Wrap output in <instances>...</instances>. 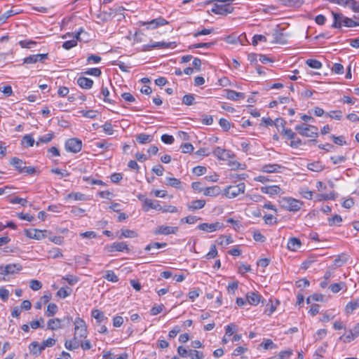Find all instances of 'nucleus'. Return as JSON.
<instances>
[{"instance_id":"nucleus-4","label":"nucleus","mask_w":359,"mask_h":359,"mask_svg":"<svg viewBox=\"0 0 359 359\" xmlns=\"http://www.w3.org/2000/svg\"><path fill=\"white\" fill-rule=\"evenodd\" d=\"M295 130L299 135L308 137H316L318 134V128L316 126L306 123L296 126Z\"/></svg>"},{"instance_id":"nucleus-17","label":"nucleus","mask_w":359,"mask_h":359,"mask_svg":"<svg viewBox=\"0 0 359 359\" xmlns=\"http://www.w3.org/2000/svg\"><path fill=\"white\" fill-rule=\"evenodd\" d=\"M222 224L219 222H215L212 224L203 223L198 226V229L207 232H213L217 229L222 228Z\"/></svg>"},{"instance_id":"nucleus-37","label":"nucleus","mask_w":359,"mask_h":359,"mask_svg":"<svg viewBox=\"0 0 359 359\" xmlns=\"http://www.w3.org/2000/svg\"><path fill=\"white\" fill-rule=\"evenodd\" d=\"M56 340L53 338H48L46 340L42 341L40 347L39 348L38 352L41 353L46 347H51L55 344Z\"/></svg>"},{"instance_id":"nucleus-45","label":"nucleus","mask_w":359,"mask_h":359,"mask_svg":"<svg viewBox=\"0 0 359 359\" xmlns=\"http://www.w3.org/2000/svg\"><path fill=\"white\" fill-rule=\"evenodd\" d=\"M306 65L313 69H320L322 67V63L315 59H309L306 61Z\"/></svg>"},{"instance_id":"nucleus-24","label":"nucleus","mask_w":359,"mask_h":359,"mask_svg":"<svg viewBox=\"0 0 359 359\" xmlns=\"http://www.w3.org/2000/svg\"><path fill=\"white\" fill-rule=\"evenodd\" d=\"M301 245V241L295 237L290 238L287 242V249L291 251H297Z\"/></svg>"},{"instance_id":"nucleus-51","label":"nucleus","mask_w":359,"mask_h":359,"mask_svg":"<svg viewBox=\"0 0 359 359\" xmlns=\"http://www.w3.org/2000/svg\"><path fill=\"white\" fill-rule=\"evenodd\" d=\"M71 292L72 290L70 288L61 287L57 292V295L60 298L65 299L70 295Z\"/></svg>"},{"instance_id":"nucleus-19","label":"nucleus","mask_w":359,"mask_h":359,"mask_svg":"<svg viewBox=\"0 0 359 359\" xmlns=\"http://www.w3.org/2000/svg\"><path fill=\"white\" fill-rule=\"evenodd\" d=\"M261 191L270 196L278 195L282 192V189L277 185L262 187Z\"/></svg>"},{"instance_id":"nucleus-33","label":"nucleus","mask_w":359,"mask_h":359,"mask_svg":"<svg viewBox=\"0 0 359 359\" xmlns=\"http://www.w3.org/2000/svg\"><path fill=\"white\" fill-rule=\"evenodd\" d=\"M359 308V299H353L348 302L346 306V312L348 314L352 313L355 309Z\"/></svg>"},{"instance_id":"nucleus-6","label":"nucleus","mask_w":359,"mask_h":359,"mask_svg":"<svg viewBox=\"0 0 359 359\" xmlns=\"http://www.w3.org/2000/svg\"><path fill=\"white\" fill-rule=\"evenodd\" d=\"M245 190V183L241 182L236 185L228 186L226 189H224V194L228 198H233L241 194H243Z\"/></svg>"},{"instance_id":"nucleus-48","label":"nucleus","mask_w":359,"mask_h":359,"mask_svg":"<svg viewBox=\"0 0 359 359\" xmlns=\"http://www.w3.org/2000/svg\"><path fill=\"white\" fill-rule=\"evenodd\" d=\"M324 296L321 294H313L306 299L307 304H311L313 302H322L323 300Z\"/></svg>"},{"instance_id":"nucleus-3","label":"nucleus","mask_w":359,"mask_h":359,"mask_svg":"<svg viewBox=\"0 0 359 359\" xmlns=\"http://www.w3.org/2000/svg\"><path fill=\"white\" fill-rule=\"evenodd\" d=\"M221 4H215L212 8L211 11L217 15H227L233 11V7L231 6V4L233 0H217Z\"/></svg>"},{"instance_id":"nucleus-36","label":"nucleus","mask_w":359,"mask_h":359,"mask_svg":"<svg viewBox=\"0 0 359 359\" xmlns=\"http://www.w3.org/2000/svg\"><path fill=\"white\" fill-rule=\"evenodd\" d=\"M92 316L96 319V320L101 323L104 320H107V318L105 317L104 313L98 309H95L92 311Z\"/></svg>"},{"instance_id":"nucleus-28","label":"nucleus","mask_w":359,"mask_h":359,"mask_svg":"<svg viewBox=\"0 0 359 359\" xmlns=\"http://www.w3.org/2000/svg\"><path fill=\"white\" fill-rule=\"evenodd\" d=\"M226 97L231 100H238L245 98V94L243 93H238L233 90H226Z\"/></svg>"},{"instance_id":"nucleus-47","label":"nucleus","mask_w":359,"mask_h":359,"mask_svg":"<svg viewBox=\"0 0 359 359\" xmlns=\"http://www.w3.org/2000/svg\"><path fill=\"white\" fill-rule=\"evenodd\" d=\"M189 357L191 359H203V353L201 351H198L196 350L189 349Z\"/></svg>"},{"instance_id":"nucleus-64","label":"nucleus","mask_w":359,"mask_h":359,"mask_svg":"<svg viewBox=\"0 0 359 359\" xmlns=\"http://www.w3.org/2000/svg\"><path fill=\"white\" fill-rule=\"evenodd\" d=\"M348 6L354 12L359 13V4L355 0H348Z\"/></svg>"},{"instance_id":"nucleus-56","label":"nucleus","mask_w":359,"mask_h":359,"mask_svg":"<svg viewBox=\"0 0 359 359\" xmlns=\"http://www.w3.org/2000/svg\"><path fill=\"white\" fill-rule=\"evenodd\" d=\"M217 255V250L215 245H212L210 251L206 254L207 259H213Z\"/></svg>"},{"instance_id":"nucleus-25","label":"nucleus","mask_w":359,"mask_h":359,"mask_svg":"<svg viewBox=\"0 0 359 359\" xmlns=\"http://www.w3.org/2000/svg\"><path fill=\"white\" fill-rule=\"evenodd\" d=\"M283 30L284 29H283L281 32L276 30L273 33V42L277 43H281V44L287 43V40L285 39V36H287V34H285L283 32Z\"/></svg>"},{"instance_id":"nucleus-23","label":"nucleus","mask_w":359,"mask_h":359,"mask_svg":"<svg viewBox=\"0 0 359 359\" xmlns=\"http://www.w3.org/2000/svg\"><path fill=\"white\" fill-rule=\"evenodd\" d=\"M221 193V189L219 186L215 185L209 187H205L203 194L208 196H217Z\"/></svg>"},{"instance_id":"nucleus-9","label":"nucleus","mask_w":359,"mask_h":359,"mask_svg":"<svg viewBox=\"0 0 359 359\" xmlns=\"http://www.w3.org/2000/svg\"><path fill=\"white\" fill-rule=\"evenodd\" d=\"M138 24L140 26L148 25L147 29H156L158 27L168 24V22L163 18L159 17L147 22L140 21Z\"/></svg>"},{"instance_id":"nucleus-39","label":"nucleus","mask_w":359,"mask_h":359,"mask_svg":"<svg viewBox=\"0 0 359 359\" xmlns=\"http://www.w3.org/2000/svg\"><path fill=\"white\" fill-rule=\"evenodd\" d=\"M262 122L265 123L266 126H273V124L278 126L279 122L283 126L285 123V121L281 118H277L275 121H273L270 118H262Z\"/></svg>"},{"instance_id":"nucleus-26","label":"nucleus","mask_w":359,"mask_h":359,"mask_svg":"<svg viewBox=\"0 0 359 359\" xmlns=\"http://www.w3.org/2000/svg\"><path fill=\"white\" fill-rule=\"evenodd\" d=\"M78 85L85 89H90L93 85V81L89 78L80 77L77 80Z\"/></svg>"},{"instance_id":"nucleus-22","label":"nucleus","mask_w":359,"mask_h":359,"mask_svg":"<svg viewBox=\"0 0 359 359\" xmlns=\"http://www.w3.org/2000/svg\"><path fill=\"white\" fill-rule=\"evenodd\" d=\"M25 235L28 238H33V239H36V240H40V239L44 238V235H43V231L41 230H39V229H32V230L25 229Z\"/></svg>"},{"instance_id":"nucleus-29","label":"nucleus","mask_w":359,"mask_h":359,"mask_svg":"<svg viewBox=\"0 0 359 359\" xmlns=\"http://www.w3.org/2000/svg\"><path fill=\"white\" fill-rule=\"evenodd\" d=\"M282 166L278 164H267L262 166V171L266 173H273L279 172Z\"/></svg>"},{"instance_id":"nucleus-7","label":"nucleus","mask_w":359,"mask_h":359,"mask_svg":"<svg viewBox=\"0 0 359 359\" xmlns=\"http://www.w3.org/2000/svg\"><path fill=\"white\" fill-rule=\"evenodd\" d=\"M65 149L67 151L78 153L82 149V142L78 138L69 139L65 143Z\"/></svg>"},{"instance_id":"nucleus-59","label":"nucleus","mask_w":359,"mask_h":359,"mask_svg":"<svg viewBox=\"0 0 359 359\" xmlns=\"http://www.w3.org/2000/svg\"><path fill=\"white\" fill-rule=\"evenodd\" d=\"M102 128L104 132L107 135H112L114 133L113 126L111 123L106 122L103 126Z\"/></svg>"},{"instance_id":"nucleus-2","label":"nucleus","mask_w":359,"mask_h":359,"mask_svg":"<svg viewBox=\"0 0 359 359\" xmlns=\"http://www.w3.org/2000/svg\"><path fill=\"white\" fill-rule=\"evenodd\" d=\"M74 337L75 338V339H78L81 342V340L83 339L86 338L88 335L86 323L82 318L77 317L74 321Z\"/></svg>"},{"instance_id":"nucleus-34","label":"nucleus","mask_w":359,"mask_h":359,"mask_svg":"<svg viewBox=\"0 0 359 359\" xmlns=\"http://www.w3.org/2000/svg\"><path fill=\"white\" fill-rule=\"evenodd\" d=\"M80 341L73 337L72 339L67 340L65 343V346L67 349L72 351L78 348L80 346Z\"/></svg>"},{"instance_id":"nucleus-1","label":"nucleus","mask_w":359,"mask_h":359,"mask_svg":"<svg viewBox=\"0 0 359 359\" xmlns=\"http://www.w3.org/2000/svg\"><path fill=\"white\" fill-rule=\"evenodd\" d=\"M332 13L334 18V22L332 25V27L340 28L341 25L347 27H354L358 26V22H355L348 17H344L341 13H337L334 12H332Z\"/></svg>"},{"instance_id":"nucleus-43","label":"nucleus","mask_w":359,"mask_h":359,"mask_svg":"<svg viewBox=\"0 0 359 359\" xmlns=\"http://www.w3.org/2000/svg\"><path fill=\"white\" fill-rule=\"evenodd\" d=\"M342 111L341 110H334L330 111V112L326 113L325 116H329L331 118L335 120H341L342 118Z\"/></svg>"},{"instance_id":"nucleus-20","label":"nucleus","mask_w":359,"mask_h":359,"mask_svg":"<svg viewBox=\"0 0 359 359\" xmlns=\"http://www.w3.org/2000/svg\"><path fill=\"white\" fill-rule=\"evenodd\" d=\"M149 209H154L160 211V210H161V205L158 201H153L151 199L144 198L143 210L144 211L147 212Z\"/></svg>"},{"instance_id":"nucleus-61","label":"nucleus","mask_w":359,"mask_h":359,"mask_svg":"<svg viewBox=\"0 0 359 359\" xmlns=\"http://www.w3.org/2000/svg\"><path fill=\"white\" fill-rule=\"evenodd\" d=\"M86 74L94 76H100L102 74L100 69L99 68H90L88 69L86 72Z\"/></svg>"},{"instance_id":"nucleus-41","label":"nucleus","mask_w":359,"mask_h":359,"mask_svg":"<svg viewBox=\"0 0 359 359\" xmlns=\"http://www.w3.org/2000/svg\"><path fill=\"white\" fill-rule=\"evenodd\" d=\"M58 308L55 304H49L46 311V315L48 317L53 316L57 312Z\"/></svg>"},{"instance_id":"nucleus-54","label":"nucleus","mask_w":359,"mask_h":359,"mask_svg":"<svg viewBox=\"0 0 359 359\" xmlns=\"http://www.w3.org/2000/svg\"><path fill=\"white\" fill-rule=\"evenodd\" d=\"M62 279L66 280L71 285H75L79 280L78 277L73 275H67L64 276Z\"/></svg>"},{"instance_id":"nucleus-18","label":"nucleus","mask_w":359,"mask_h":359,"mask_svg":"<svg viewBox=\"0 0 359 359\" xmlns=\"http://www.w3.org/2000/svg\"><path fill=\"white\" fill-rule=\"evenodd\" d=\"M246 299L250 305L256 306L262 301V296L257 292H249L246 294Z\"/></svg>"},{"instance_id":"nucleus-40","label":"nucleus","mask_w":359,"mask_h":359,"mask_svg":"<svg viewBox=\"0 0 359 359\" xmlns=\"http://www.w3.org/2000/svg\"><path fill=\"white\" fill-rule=\"evenodd\" d=\"M346 287V284L344 282L337 283L331 284L329 286V289L333 292V293H337L341 290H342L344 287Z\"/></svg>"},{"instance_id":"nucleus-58","label":"nucleus","mask_w":359,"mask_h":359,"mask_svg":"<svg viewBox=\"0 0 359 359\" xmlns=\"http://www.w3.org/2000/svg\"><path fill=\"white\" fill-rule=\"evenodd\" d=\"M207 171V169L204 166H196L193 168V172L197 176H201L204 175Z\"/></svg>"},{"instance_id":"nucleus-14","label":"nucleus","mask_w":359,"mask_h":359,"mask_svg":"<svg viewBox=\"0 0 359 359\" xmlns=\"http://www.w3.org/2000/svg\"><path fill=\"white\" fill-rule=\"evenodd\" d=\"M178 230L177 226H159L154 231L156 235L175 234Z\"/></svg>"},{"instance_id":"nucleus-11","label":"nucleus","mask_w":359,"mask_h":359,"mask_svg":"<svg viewBox=\"0 0 359 359\" xmlns=\"http://www.w3.org/2000/svg\"><path fill=\"white\" fill-rule=\"evenodd\" d=\"M105 250L108 252L130 251L128 245L126 242H114L111 245L105 246Z\"/></svg>"},{"instance_id":"nucleus-57","label":"nucleus","mask_w":359,"mask_h":359,"mask_svg":"<svg viewBox=\"0 0 359 359\" xmlns=\"http://www.w3.org/2000/svg\"><path fill=\"white\" fill-rule=\"evenodd\" d=\"M182 151L184 154H190L194 150V147L190 143H184L181 145Z\"/></svg>"},{"instance_id":"nucleus-12","label":"nucleus","mask_w":359,"mask_h":359,"mask_svg":"<svg viewBox=\"0 0 359 359\" xmlns=\"http://www.w3.org/2000/svg\"><path fill=\"white\" fill-rule=\"evenodd\" d=\"M359 336V323L350 330L347 334H344L339 337V339L344 343H349Z\"/></svg>"},{"instance_id":"nucleus-35","label":"nucleus","mask_w":359,"mask_h":359,"mask_svg":"<svg viewBox=\"0 0 359 359\" xmlns=\"http://www.w3.org/2000/svg\"><path fill=\"white\" fill-rule=\"evenodd\" d=\"M281 4L288 7H299L304 3V0H280Z\"/></svg>"},{"instance_id":"nucleus-21","label":"nucleus","mask_w":359,"mask_h":359,"mask_svg":"<svg viewBox=\"0 0 359 359\" xmlns=\"http://www.w3.org/2000/svg\"><path fill=\"white\" fill-rule=\"evenodd\" d=\"M10 164L13 166L19 173H23L24 164L25 163L18 157H13L11 159Z\"/></svg>"},{"instance_id":"nucleus-60","label":"nucleus","mask_w":359,"mask_h":359,"mask_svg":"<svg viewBox=\"0 0 359 359\" xmlns=\"http://www.w3.org/2000/svg\"><path fill=\"white\" fill-rule=\"evenodd\" d=\"M259 41H266V37L262 34H256L252 38V45L257 46Z\"/></svg>"},{"instance_id":"nucleus-50","label":"nucleus","mask_w":359,"mask_h":359,"mask_svg":"<svg viewBox=\"0 0 359 359\" xmlns=\"http://www.w3.org/2000/svg\"><path fill=\"white\" fill-rule=\"evenodd\" d=\"M104 278L108 281H111L113 283H116L118 280V276L114 273L113 271H107L106 275Z\"/></svg>"},{"instance_id":"nucleus-49","label":"nucleus","mask_w":359,"mask_h":359,"mask_svg":"<svg viewBox=\"0 0 359 359\" xmlns=\"http://www.w3.org/2000/svg\"><path fill=\"white\" fill-rule=\"evenodd\" d=\"M15 13L13 10H9L4 13H0V25L4 24L6 20L11 16L15 15Z\"/></svg>"},{"instance_id":"nucleus-10","label":"nucleus","mask_w":359,"mask_h":359,"mask_svg":"<svg viewBox=\"0 0 359 359\" xmlns=\"http://www.w3.org/2000/svg\"><path fill=\"white\" fill-rule=\"evenodd\" d=\"M213 154L219 160L227 161L234 157V154L228 149L217 147L213 151Z\"/></svg>"},{"instance_id":"nucleus-42","label":"nucleus","mask_w":359,"mask_h":359,"mask_svg":"<svg viewBox=\"0 0 359 359\" xmlns=\"http://www.w3.org/2000/svg\"><path fill=\"white\" fill-rule=\"evenodd\" d=\"M34 142V138L30 135H25L22 140V144L25 147H32Z\"/></svg>"},{"instance_id":"nucleus-38","label":"nucleus","mask_w":359,"mask_h":359,"mask_svg":"<svg viewBox=\"0 0 359 359\" xmlns=\"http://www.w3.org/2000/svg\"><path fill=\"white\" fill-rule=\"evenodd\" d=\"M307 168L311 171L320 172L323 170L324 166L320 161H316L307 165Z\"/></svg>"},{"instance_id":"nucleus-30","label":"nucleus","mask_w":359,"mask_h":359,"mask_svg":"<svg viewBox=\"0 0 359 359\" xmlns=\"http://www.w3.org/2000/svg\"><path fill=\"white\" fill-rule=\"evenodd\" d=\"M138 236V233L128 229H121V234L118 236V239H121L122 238H134Z\"/></svg>"},{"instance_id":"nucleus-27","label":"nucleus","mask_w":359,"mask_h":359,"mask_svg":"<svg viewBox=\"0 0 359 359\" xmlns=\"http://www.w3.org/2000/svg\"><path fill=\"white\" fill-rule=\"evenodd\" d=\"M62 327V320L59 318L50 319L47 323V328L50 330H58Z\"/></svg>"},{"instance_id":"nucleus-53","label":"nucleus","mask_w":359,"mask_h":359,"mask_svg":"<svg viewBox=\"0 0 359 359\" xmlns=\"http://www.w3.org/2000/svg\"><path fill=\"white\" fill-rule=\"evenodd\" d=\"M194 96L192 94L185 95L182 98V103L185 105H192L194 103Z\"/></svg>"},{"instance_id":"nucleus-31","label":"nucleus","mask_w":359,"mask_h":359,"mask_svg":"<svg viewBox=\"0 0 359 359\" xmlns=\"http://www.w3.org/2000/svg\"><path fill=\"white\" fill-rule=\"evenodd\" d=\"M205 205V201L199 199L193 201L191 203L188 204V209L190 210H196L203 208Z\"/></svg>"},{"instance_id":"nucleus-63","label":"nucleus","mask_w":359,"mask_h":359,"mask_svg":"<svg viewBox=\"0 0 359 359\" xmlns=\"http://www.w3.org/2000/svg\"><path fill=\"white\" fill-rule=\"evenodd\" d=\"M161 140L165 144H171L174 142V137L172 135L164 134L161 136Z\"/></svg>"},{"instance_id":"nucleus-5","label":"nucleus","mask_w":359,"mask_h":359,"mask_svg":"<svg viewBox=\"0 0 359 359\" xmlns=\"http://www.w3.org/2000/svg\"><path fill=\"white\" fill-rule=\"evenodd\" d=\"M281 208L291 212H297L300 210L302 203L293 198H283L280 201Z\"/></svg>"},{"instance_id":"nucleus-32","label":"nucleus","mask_w":359,"mask_h":359,"mask_svg":"<svg viewBox=\"0 0 359 359\" xmlns=\"http://www.w3.org/2000/svg\"><path fill=\"white\" fill-rule=\"evenodd\" d=\"M136 140L139 144H144L151 142L153 137L150 135L140 133L136 135Z\"/></svg>"},{"instance_id":"nucleus-46","label":"nucleus","mask_w":359,"mask_h":359,"mask_svg":"<svg viewBox=\"0 0 359 359\" xmlns=\"http://www.w3.org/2000/svg\"><path fill=\"white\" fill-rule=\"evenodd\" d=\"M166 181L167 185L175 188H180L182 184L180 180L175 177H167Z\"/></svg>"},{"instance_id":"nucleus-62","label":"nucleus","mask_w":359,"mask_h":359,"mask_svg":"<svg viewBox=\"0 0 359 359\" xmlns=\"http://www.w3.org/2000/svg\"><path fill=\"white\" fill-rule=\"evenodd\" d=\"M29 286L32 290H33L34 291H37L41 288L42 284L40 281H39L37 280H32L30 281Z\"/></svg>"},{"instance_id":"nucleus-15","label":"nucleus","mask_w":359,"mask_h":359,"mask_svg":"<svg viewBox=\"0 0 359 359\" xmlns=\"http://www.w3.org/2000/svg\"><path fill=\"white\" fill-rule=\"evenodd\" d=\"M83 32V29L80 28L79 30L75 33L74 39L65 41L62 44V47L66 50H69L72 48L76 46L77 45V41H81L80 36Z\"/></svg>"},{"instance_id":"nucleus-16","label":"nucleus","mask_w":359,"mask_h":359,"mask_svg":"<svg viewBox=\"0 0 359 359\" xmlns=\"http://www.w3.org/2000/svg\"><path fill=\"white\" fill-rule=\"evenodd\" d=\"M48 58V53L29 55L24 59V63L34 64L37 62H43Z\"/></svg>"},{"instance_id":"nucleus-13","label":"nucleus","mask_w":359,"mask_h":359,"mask_svg":"<svg viewBox=\"0 0 359 359\" xmlns=\"http://www.w3.org/2000/svg\"><path fill=\"white\" fill-rule=\"evenodd\" d=\"M22 269V266L19 264H9L6 266H0V270L2 271L4 276L14 274L16 272L20 271Z\"/></svg>"},{"instance_id":"nucleus-44","label":"nucleus","mask_w":359,"mask_h":359,"mask_svg":"<svg viewBox=\"0 0 359 359\" xmlns=\"http://www.w3.org/2000/svg\"><path fill=\"white\" fill-rule=\"evenodd\" d=\"M53 133H48L43 136L40 137L36 142V144L39 146L40 143H48L53 138Z\"/></svg>"},{"instance_id":"nucleus-55","label":"nucleus","mask_w":359,"mask_h":359,"mask_svg":"<svg viewBox=\"0 0 359 359\" xmlns=\"http://www.w3.org/2000/svg\"><path fill=\"white\" fill-rule=\"evenodd\" d=\"M67 198L74 199L75 201H82L84 199V195L79 192H72L67 195Z\"/></svg>"},{"instance_id":"nucleus-8","label":"nucleus","mask_w":359,"mask_h":359,"mask_svg":"<svg viewBox=\"0 0 359 359\" xmlns=\"http://www.w3.org/2000/svg\"><path fill=\"white\" fill-rule=\"evenodd\" d=\"M176 43L172 42H154L151 44L144 45L143 50L149 51L153 48H174L176 47Z\"/></svg>"},{"instance_id":"nucleus-52","label":"nucleus","mask_w":359,"mask_h":359,"mask_svg":"<svg viewBox=\"0 0 359 359\" xmlns=\"http://www.w3.org/2000/svg\"><path fill=\"white\" fill-rule=\"evenodd\" d=\"M61 257H62V254L57 248H53L48 251V257L57 259Z\"/></svg>"}]
</instances>
